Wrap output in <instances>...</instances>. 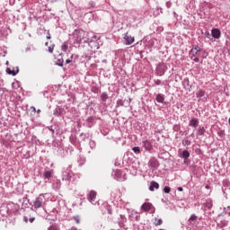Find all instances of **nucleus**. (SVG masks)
<instances>
[{
	"label": "nucleus",
	"mask_w": 230,
	"mask_h": 230,
	"mask_svg": "<svg viewBox=\"0 0 230 230\" xmlns=\"http://www.w3.org/2000/svg\"><path fill=\"white\" fill-rule=\"evenodd\" d=\"M71 177H73V172L71 171V167L68 166L66 168H63L62 181H71Z\"/></svg>",
	"instance_id": "f257e3e1"
},
{
	"label": "nucleus",
	"mask_w": 230,
	"mask_h": 230,
	"mask_svg": "<svg viewBox=\"0 0 230 230\" xmlns=\"http://www.w3.org/2000/svg\"><path fill=\"white\" fill-rule=\"evenodd\" d=\"M45 200H46V197L44 196V194H40L34 200V208L39 209V208H42V204H44Z\"/></svg>",
	"instance_id": "f03ea898"
},
{
	"label": "nucleus",
	"mask_w": 230,
	"mask_h": 230,
	"mask_svg": "<svg viewBox=\"0 0 230 230\" xmlns=\"http://www.w3.org/2000/svg\"><path fill=\"white\" fill-rule=\"evenodd\" d=\"M202 51V49L199 47V45H193L192 49L190 50L189 55L190 58H194V57L199 56V53Z\"/></svg>",
	"instance_id": "7ed1b4c3"
},
{
	"label": "nucleus",
	"mask_w": 230,
	"mask_h": 230,
	"mask_svg": "<svg viewBox=\"0 0 230 230\" xmlns=\"http://www.w3.org/2000/svg\"><path fill=\"white\" fill-rule=\"evenodd\" d=\"M96 191L91 190L87 196L89 202L93 204V206H96V204H98V200H96Z\"/></svg>",
	"instance_id": "20e7f679"
},
{
	"label": "nucleus",
	"mask_w": 230,
	"mask_h": 230,
	"mask_svg": "<svg viewBox=\"0 0 230 230\" xmlns=\"http://www.w3.org/2000/svg\"><path fill=\"white\" fill-rule=\"evenodd\" d=\"M134 42V36L130 35V33L126 32L124 35V44L126 46H130Z\"/></svg>",
	"instance_id": "39448f33"
},
{
	"label": "nucleus",
	"mask_w": 230,
	"mask_h": 230,
	"mask_svg": "<svg viewBox=\"0 0 230 230\" xmlns=\"http://www.w3.org/2000/svg\"><path fill=\"white\" fill-rule=\"evenodd\" d=\"M114 179H116V181H125L123 172H121V170H116L114 172Z\"/></svg>",
	"instance_id": "423d86ee"
},
{
	"label": "nucleus",
	"mask_w": 230,
	"mask_h": 230,
	"mask_svg": "<svg viewBox=\"0 0 230 230\" xmlns=\"http://www.w3.org/2000/svg\"><path fill=\"white\" fill-rule=\"evenodd\" d=\"M15 69L16 70H12L10 67H7L5 73H7V75H12V76H17V75H19V66H16Z\"/></svg>",
	"instance_id": "0eeeda50"
},
{
	"label": "nucleus",
	"mask_w": 230,
	"mask_h": 230,
	"mask_svg": "<svg viewBox=\"0 0 230 230\" xmlns=\"http://www.w3.org/2000/svg\"><path fill=\"white\" fill-rule=\"evenodd\" d=\"M143 146H144V148H146V150L147 152H152V150L154 148L153 146H152V142L148 141V140H146V141L143 142Z\"/></svg>",
	"instance_id": "6e6552de"
},
{
	"label": "nucleus",
	"mask_w": 230,
	"mask_h": 230,
	"mask_svg": "<svg viewBox=\"0 0 230 230\" xmlns=\"http://www.w3.org/2000/svg\"><path fill=\"white\" fill-rule=\"evenodd\" d=\"M220 30H211V37L214 39H220Z\"/></svg>",
	"instance_id": "1a4fd4ad"
},
{
	"label": "nucleus",
	"mask_w": 230,
	"mask_h": 230,
	"mask_svg": "<svg viewBox=\"0 0 230 230\" xmlns=\"http://www.w3.org/2000/svg\"><path fill=\"white\" fill-rule=\"evenodd\" d=\"M148 165L151 166V168H157V159L155 157L150 158Z\"/></svg>",
	"instance_id": "9d476101"
},
{
	"label": "nucleus",
	"mask_w": 230,
	"mask_h": 230,
	"mask_svg": "<svg viewBox=\"0 0 230 230\" xmlns=\"http://www.w3.org/2000/svg\"><path fill=\"white\" fill-rule=\"evenodd\" d=\"M154 190H159V183L157 181H151L149 186V190L154 191Z\"/></svg>",
	"instance_id": "9b49d317"
},
{
	"label": "nucleus",
	"mask_w": 230,
	"mask_h": 230,
	"mask_svg": "<svg viewBox=\"0 0 230 230\" xmlns=\"http://www.w3.org/2000/svg\"><path fill=\"white\" fill-rule=\"evenodd\" d=\"M62 186V182L60 181V180H57L53 184H52V188L53 190H58Z\"/></svg>",
	"instance_id": "f8f14e48"
},
{
	"label": "nucleus",
	"mask_w": 230,
	"mask_h": 230,
	"mask_svg": "<svg viewBox=\"0 0 230 230\" xmlns=\"http://www.w3.org/2000/svg\"><path fill=\"white\" fill-rule=\"evenodd\" d=\"M189 126H190V127H193L194 128H197V127H199V119H192L189 122Z\"/></svg>",
	"instance_id": "ddd939ff"
},
{
	"label": "nucleus",
	"mask_w": 230,
	"mask_h": 230,
	"mask_svg": "<svg viewBox=\"0 0 230 230\" xmlns=\"http://www.w3.org/2000/svg\"><path fill=\"white\" fill-rule=\"evenodd\" d=\"M155 100H156V102H158V103H164V94L158 93L156 95Z\"/></svg>",
	"instance_id": "4468645a"
},
{
	"label": "nucleus",
	"mask_w": 230,
	"mask_h": 230,
	"mask_svg": "<svg viewBox=\"0 0 230 230\" xmlns=\"http://www.w3.org/2000/svg\"><path fill=\"white\" fill-rule=\"evenodd\" d=\"M141 209H143V211H150V209H152L151 203H144L141 207Z\"/></svg>",
	"instance_id": "2eb2a0df"
},
{
	"label": "nucleus",
	"mask_w": 230,
	"mask_h": 230,
	"mask_svg": "<svg viewBox=\"0 0 230 230\" xmlns=\"http://www.w3.org/2000/svg\"><path fill=\"white\" fill-rule=\"evenodd\" d=\"M63 112H64V110H62V108L57 107L54 110V116H62Z\"/></svg>",
	"instance_id": "dca6fc26"
},
{
	"label": "nucleus",
	"mask_w": 230,
	"mask_h": 230,
	"mask_svg": "<svg viewBox=\"0 0 230 230\" xmlns=\"http://www.w3.org/2000/svg\"><path fill=\"white\" fill-rule=\"evenodd\" d=\"M180 157L181 159H188L190 157V151H188V150L182 151Z\"/></svg>",
	"instance_id": "f3484780"
},
{
	"label": "nucleus",
	"mask_w": 230,
	"mask_h": 230,
	"mask_svg": "<svg viewBox=\"0 0 230 230\" xmlns=\"http://www.w3.org/2000/svg\"><path fill=\"white\" fill-rule=\"evenodd\" d=\"M43 176L45 179H51V177L53 176V171H46L43 173Z\"/></svg>",
	"instance_id": "a211bd4d"
},
{
	"label": "nucleus",
	"mask_w": 230,
	"mask_h": 230,
	"mask_svg": "<svg viewBox=\"0 0 230 230\" xmlns=\"http://www.w3.org/2000/svg\"><path fill=\"white\" fill-rule=\"evenodd\" d=\"M205 95H206V92H204L203 90H199L196 93L197 98H204Z\"/></svg>",
	"instance_id": "6ab92c4d"
},
{
	"label": "nucleus",
	"mask_w": 230,
	"mask_h": 230,
	"mask_svg": "<svg viewBox=\"0 0 230 230\" xmlns=\"http://www.w3.org/2000/svg\"><path fill=\"white\" fill-rule=\"evenodd\" d=\"M101 100H102V102H107V100H109V95L107 94V93H102L101 94Z\"/></svg>",
	"instance_id": "aec40b11"
},
{
	"label": "nucleus",
	"mask_w": 230,
	"mask_h": 230,
	"mask_svg": "<svg viewBox=\"0 0 230 230\" xmlns=\"http://www.w3.org/2000/svg\"><path fill=\"white\" fill-rule=\"evenodd\" d=\"M154 225H155V226H162V225H163V219L155 217V223H154Z\"/></svg>",
	"instance_id": "412c9836"
},
{
	"label": "nucleus",
	"mask_w": 230,
	"mask_h": 230,
	"mask_svg": "<svg viewBox=\"0 0 230 230\" xmlns=\"http://www.w3.org/2000/svg\"><path fill=\"white\" fill-rule=\"evenodd\" d=\"M206 132V129L204 128V127L202 128H199L198 131H197V134L199 136H204V133Z\"/></svg>",
	"instance_id": "4be33fe9"
},
{
	"label": "nucleus",
	"mask_w": 230,
	"mask_h": 230,
	"mask_svg": "<svg viewBox=\"0 0 230 230\" xmlns=\"http://www.w3.org/2000/svg\"><path fill=\"white\" fill-rule=\"evenodd\" d=\"M69 46L67 45V43H63L61 46V49L64 51V53H66L68 49Z\"/></svg>",
	"instance_id": "5701e85b"
},
{
	"label": "nucleus",
	"mask_w": 230,
	"mask_h": 230,
	"mask_svg": "<svg viewBox=\"0 0 230 230\" xmlns=\"http://www.w3.org/2000/svg\"><path fill=\"white\" fill-rule=\"evenodd\" d=\"M206 208H208V209H211V208H213V202L211 200H207Z\"/></svg>",
	"instance_id": "b1692460"
},
{
	"label": "nucleus",
	"mask_w": 230,
	"mask_h": 230,
	"mask_svg": "<svg viewBox=\"0 0 230 230\" xmlns=\"http://www.w3.org/2000/svg\"><path fill=\"white\" fill-rule=\"evenodd\" d=\"M23 220H24V222H28V220H29V222H31V224H33V222H35V217H31L28 219V217H24Z\"/></svg>",
	"instance_id": "393cba45"
},
{
	"label": "nucleus",
	"mask_w": 230,
	"mask_h": 230,
	"mask_svg": "<svg viewBox=\"0 0 230 230\" xmlns=\"http://www.w3.org/2000/svg\"><path fill=\"white\" fill-rule=\"evenodd\" d=\"M124 105H125V104H124V102H123V100L119 99V100L117 101L116 107H123Z\"/></svg>",
	"instance_id": "a878e982"
},
{
	"label": "nucleus",
	"mask_w": 230,
	"mask_h": 230,
	"mask_svg": "<svg viewBox=\"0 0 230 230\" xmlns=\"http://www.w3.org/2000/svg\"><path fill=\"white\" fill-rule=\"evenodd\" d=\"M182 145L183 146H190V145H191V141L185 139L182 141Z\"/></svg>",
	"instance_id": "bb28decb"
},
{
	"label": "nucleus",
	"mask_w": 230,
	"mask_h": 230,
	"mask_svg": "<svg viewBox=\"0 0 230 230\" xmlns=\"http://www.w3.org/2000/svg\"><path fill=\"white\" fill-rule=\"evenodd\" d=\"M132 150L135 154H141V149L139 148V146H135L132 148Z\"/></svg>",
	"instance_id": "cd10ccee"
},
{
	"label": "nucleus",
	"mask_w": 230,
	"mask_h": 230,
	"mask_svg": "<svg viewBox=\"0 0 230 230\" xmlns=\"http://www.w3.org/2000/svg\"><path fill=\"white\" fill-rule=\"evenodd\" d=\"M170 191H172V188H170L169 186H165L164 188V193H170Z\"/></svg>",
	"instance_id": "c85d7f7f"
},
{
	"label": "nucleus",
	"mask_w": 230,
	"mask_h": 230,
	"mask_svg": "<svg viewBox=\"0 0 230 230\" xmlns=\"http://www.w3.org/2000/svg\"><path fill=\"white\" fill-rule=\"evenodd\" d=\"M90 146L92 148H95L96 146V142L94 140H90V143H89Z\"/></svg>",
	"instance_id": "c756f323"
},
{
	"label": "nucleus",
	"mask_w": 230,
	"mask_h": 230,
	"mask_svg": "<svg viewBox=\"0 0 230 230\" xmlns=\"http://www.w3.org/2000/svg\"><path fill=\"white\" fill-rule=\"evenodd\" d=\"M194 220H197V216L191 215L190 217V219H189V221H190V222H194Z\"/></svg>",
	"instance_id": "7c9ffc66"
},
{
	"label": "nucleus",
	"mask_w": 230,
	"mask_h": 230,
	"mask_svg": "<svg viewBox=\"0 0 230 230\" xmlns=\"http://www.w3.org/2000/svg\"><path fill=\"white\" fill-rule=\"evenodd\" d=\"M53 49H55V45L49 47L48 49L49 53H53Z\"/></svg>",
	"instance_id": "2f4dec72"
},
{
	"label": "nucleus",
	"mask_w": 230,
	"mask_h": 230,
	"mask_svg": "<svg viewBox=\"0 0 230 230\" xmlns=\"http://www.w3.org/2000/svg\"><path fill=\"white\" fill-rule=\"evenodd\" d=\"M148 44H149V46H150L151 48H154L155 40H150L148 41Z\"/></svg>",
	"instance_id": "473e14b6"
},
{
	"label": "nucleus",
	"mask_w": 230,
	"mask_h": 230,
	"mask_svg": "<svg viewBox=\"0 0 230 230\" xmlns=\"http://www.w3.org/2000/svg\"><path fill=\"white\" fill-rule=\"evenodd\" d=\"M191 60H193V62H200V59L199 58H197L196 56L194 58H192Z\"/></svg>",
	"instance_id": "72a5a7b5"
},
{
	"label": "nucleus",
	"mask_w": 230,
	"mask_h": 230,
	"mask_svg": "<svg viewBox=\"0 0 230 230\" xmlns=\"http://www.w3.org/2000/svg\"><path fill=\"white\" fill-rule=\"evenodd\" d=\"M74 219L75 220L76 224H80V217L78 216L75 217Z\"/></svg>",
	"instance_id": "f704fd0d"
},
{
	"label": "nucleus",
	"mask_w": 230,
	"mask_h": 230,
	"mask_svg": "<svg viewBox=\"0 0 230 230\" xmlns=\"http://www.w3.org/2000/svg\"><path fill=\"white\" fill-rule=\"evenodd\" d=\"M155 85H161V80L157 79L155 81Z\"/></svg>",
	"instance_id": "c9c22d12"
},
{
	"label": "nucleus",
	"mask_w": 230,
	"mask_h": 230,
	"mask_svg": "<svg viewBox=\"0 0 230 230\" xmlns=\"http://www.w3.org/2000/svg\"><path fill=\"white\" fill-rule=\"evenodd\" d=\"M205 35H207L208 39H211V34H209V32L206 31Z\"/></svg>",
	"instance_id": "e433bc0d"
},
{
	"label": "nucleus",
	"mask_w": 230,
	"mask_h": 230,
	"mask_svg": "<svg viewBox=\"0 0 230 230\" xmlns=\"http://www.w3.org/2000/svg\"><path fill=\"white\" fill-rule=\"evenodd\" d=\"M226 226H227V221H223L222 222V227H226Z\"/></svg>",
	"instance_id": "4c0bfd02"
},
{
	"label": "nucleus",
	"mask_w": 230,
	"mask_h": 230,
	"mask_svg": "<svg viewBox=\"0 0 230 230\" xmlns=\"http://www.w3.org/2000/svg\"><path fill=\"white\" fill-rule=\"evenodd\" d=\"M31 110L32 111V112H37V109L35 107H31Z\"/></svg>",
	"instance_id": "58836bf2"
},
{
	"label": "nucleus",
	"mask_w": 230,
	"mask_h": 230,
	"mask_svg": "<svg viewBox=\"0 0 230 230\" xmlns=\"http://www.w3.org/2000/svg\"><path fill=\"white\" fill-rule=\"evenodd\" d=\"M178 191H184V189H182V187H178Z\"/></svg>",
	"instance_id": "ea45409f"
},
{
	"label": "nucleus",
	"mask_w": 230,
	"mask_h": 230,
	"mask_svg": "<svg viewBox=\"0 0 230 230\" xmlns=\"http://www.w3.org/2000/svg\"><path fill=\"white\" fill-rule=\"evenodd\" d=\"M90 6H92V8H94V2L90 3Z\"/></svg>",
	"instance_id": "a19ab883"
},
{
	"label": "nucleus",
	"mask_w": 230,
	"mask_h": 230,
	"mask_svg": "<svg viewBox=\"0 0 230 230\" xmlns=\"http://www.w3.org/2000/svg\"><path fill=\"white\" fill-rule=\"evenodd\" d=\"M47 39H51V34H49V32H48Z\"/></svg>",
	"instance_id": "79ce46f5"
},
{
	"label": "nucleus",
	"mask_w": 230,
	"mask_h": 230,
	"mask_svg": "<svg viewBox=\"0 0 230 230\" xmlns=\"http://www.w3.org/2000/svg\"><path fill=\"white\" fill-rule=\"evenodd\" d=\"M66 64H71V60L70 59H66Z\"/></svg>",
	"instance_id": "37998d69"
},
{
	"label": "nucleus",
	"mask_w": 230,
	"mask_h": 230,
	"mask_svg": "<svg viewBox=\"0 0 230 230\" xmlns=\"http://www.w3.org/2000/svg\"><path fill=\"white\" fill-rule=\"evenodd\" d=\"M49 230H55V226H49Z\"/></svg>",
	"instance_id": "c03bdc74"
},
{
	"label": "nucleus",
	"mask_w": 230,
	"mask_h": 230,
	"mask_svg": "<svg viewBox=\"0 0 230 230\" xmlns=\"http://www.w3.org/2000/svg\"><path fill=\"white\" fill-rule=\"evenodd\" d=\"M37 114H40V110H37Z\"/></svg>",
	"instance_id": "a18cd8bd"
},
{
	"label": "nucleus",
	"mask_w": 230,
	"mask_h": 230,
	"mask_svg": "<svg viewBox=\"0 0 230 230\" xmlns=\"http://www.w3.org/2000/svg\"><path fill=\"white\" fill-rule=\"evenodd\" d=\"M5 64H6V66H8L9 62H8V61H6V63H5Z\"/></svg>",
	"instance_id": "49530a36"
},
{
	"label": "nucleus",
	"mask_w": 230,
	"mask_h": 230,
	"mask_svg": "<svg viewBox=\"0 0 230 230\" xmlns=\"http://www.w3.org/2000/svg\"><path fill=\"white\" fill-rule=\"evenodd\" d=\"M48 44H49V43H48V42H46V43H45V46H48Z\"/></svg>",
	"instance_id": "de8ad7c7"
},
{
	"label": "nucleus",
	"mask_w": 230,
	"mask_h": 230,
	"mask_svg": "<svg viewBox=\"0 0 230 230\" xmlns=\"http://www.w3.org/2000/svg\"><path fill=\"white\" fill-rule=\"evenodd\" d=\"M228 164H229V166H230V161L228 162Z\"/></svg>",
	"instance_id": "09e8293b"
},
{
	"label": "nucleus",
	"mask_w": 230,
	"mask_h": 230,
	"mask_svg": "<svg viewBox=\"0 0 230 230\" xmlns=\"http://www.w3.org/2000/svg\"><path fill=\"white\" fill-rule=\"evenodd\" d=\"M160 230H164V229H160Z\"/></svg>",
	"instance_id": "8fccbe9b"
},
{
	"label": "nucleus",
	"mask_w": 230,
	"mask_h": 230,
	"mask_svg": "<svg viewBox=\"0 0 230 230\" xmlns=\"http://www.w3.org/2000/svg\"><path fill=\"white\" fill-rule=\"evenodd\" d=\"M213 30H217V29H213Z\"/></svg>",
	"instance_id": "3c124183"
}]
</instances>
